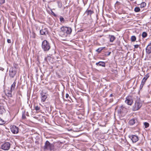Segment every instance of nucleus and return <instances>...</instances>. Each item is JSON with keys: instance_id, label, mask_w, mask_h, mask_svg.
Wrapping results in <instances>:
<instances>
[{"instance_id": "c85d7f7f", "label": "nucleus", "mask_w": 151, "mask_h": 151, "mask_svg": "<svg viewBox=\"0 0 151 151\" xmlns=\"http://www.w3.org/2000/svg\"><path fill=\"white\" fill-rule=\"evenodd\" d=\"M18 65L16 64H13V67L14 68H15V70H16V69L18 68Z\"/></svg>"}, {"instance_id": "dca6fc26", "label": "nucleus", "mask_w": 151, "mask_h": 151, "mask_svg": "<svg viewBox=\"0 0 151 151\" xmlns=\"http://www.w3.org/2000/svg\"><path fill=\"white\" fill-rule=\"evenodd\" d=\"M96 65L98 66H105V63L104 62L100 61L96 63Z\"/></svg>"}, {"instance_id": "f03ea898", "label": "nucleus", "mask_w": 151, "mask_h": 151, "mask_svg": "<svg viewBox=\"0 0 151 151\" xmlns=\"http://www.w3.org/2000/svg\"><path fill=\"white\" fill-rule=\"evenodd\" d=\"M54 148V145L51 144L48 141H46L45 144L44 149L45 150H48L50 151L53 150Z\"/></svg>"}, {"instance_id": "58836bf2", "label": "nucleus", "mask_w": 151, "mask_h": 151, "mask_svg": "<svg viewBox=\"0 0 151 151\" xmlns=\"http://www.w3.org/2000/svg\"><path fill=\"white\" fill-rule=\"evenodd\" d=\"M143 85L141 84L140 86V88H142V87H143Z\"/></svg>"}, {"instance_id": "423d86ee", "label": "nucleus", "mask_w": 151, "mask_h": 151, "mask_svg": "<svg viewBox=\"0 0 151 151\" xmlns=\"http://www.w3.org/2000/svg\"><path fill=\"white\" fill-rule=\"evenodd\" d=\"M133 102V98L131 96H128L126 98L125 102L129 105H131Z\"/></svg>"}, {"instance_id": "c756f323", "label": "nucleus", "mask_w": 151, "mask_h": 151, "mask_svg": "<svg viewBox=\"0 0 151 151\" xmlns=\"http://www.w3.org/2000/svg\"><path fill=\"white\" fill-rule=\"evenodd\" d=\"M35 109L36 111H38L40 110V107L38 106H35Z\"/></svg>"}, {"instance_id": "f8f14e48", "label": "nucleus", "mask_w": 151, "mask_h": 151, "mask_svg": "<svg viewBox=\"0 0 151 151\" xmlns=\"http://www.w3.org/2000/svg\"><path fill=\"white\" fill-rule=\"evenodd\" d=\"M129 137L133 142H136L139 140L138 137L135 135H131Z\"/></svg>"}, {"instance_id": "393cba45", "label": "nucleus", "mask_w": 151, "mask_h": 151, "mask_svg": "<svg viewBox=\"0 0 151 151\" xmlns=\"http://www.w3.org/2000/svg\"><path fill=\"white\" fill-rule=\"evenodd\" d=\"M142 36L143 38L146 37L147 36V34L145 32H143L142 34Z\"/></svg>"}, {"instance_id": "1a4fd4ad", "label": "nucleus", "mask_w": 151, "mask_h": 151, "mask_svg": "<svg viewBox=\"0 0 151 151\" xmlns=\"http://www.w3.org/2000/svg\"><path fill=\"white\" fill-rule=\"evenodd\" d=\"M118 111L119 113H125L127 112V110L125 106L122 105L119 107V109H118Z\"/></svg>"}, {"instance_id": "6ab92c4d", "label": "nucleus", "mask_w": 151, "mask_h": 151, "mask_svg": "<svg viewBox=\"0 0 151 151\" xmlns=\"http://www.w3.org/2000/svg\"><path fill=\"white\" fill-rule=\"evenodd\" d=\"M110 42H113L115 39V37L113 35H109Z\"/></svg>"}, {"instance_id": "2eb2a0df", "label": "nucleus", "mask_w": 151, "mask_h": 151, "mask_svg": "<svg viewBox=\"0 0 151 151\" xmlns=\"http://www.w3.org/2000/svg\"><path fill=\"white\" fill-rule=\"evenodd\" d=\"M137 122V120L136 119L133 118L130 120L129 122V124L130 125H132L135 124Z\"/></svg>"}, {"instance_id": "6e6552de", "label": "nucleus", "mask_w": 151, "mask_h": 151, "mask_svg": "<svg viewBox=\"0 0 151 151\" xmlns=\"http://www.w3.org/2000/svg\"><path fill=\"white\" fill-rule=\"evenodd\" d=\"M10 129L14 134H17L19 132V128L14 125L11 126L10 127Z\"/></svg>"}, {"instance_id": "72a5a7b5", "label": "nucleus", "mask_w": 151, "mask_h": 151, "mask_svg": "<svg viewBox=\"0 0 151 151\" xmlns=\"http://www.w3.org/2000/svg\"><path fill=\"white\" fill-rule=\"evenodd\" d=\"M26 118V116H25V115L24 114H23L22 115V118L23 119H25Z\"/></svg>"}, {"instance_id": "f3484780", "label": "nucleus", "mask_w": 151, "mask_h": 151, "mask_svg": "<svg viewBox=\"0 0 151 151\" xmlns=\"http://www.w3.org/2000/svg\"><path fill=\"white\" fill-rule=\"evenodd\" d=\"M94 13L93 11H92L91 10H87L85 12V13L87 15H89L90 16L91 15L93 14Z\"/></svg>"}, {"instance_id": "20e7f679", "label": "nucleus", "mask_w": 151, "mask_h": 151, "mask_svg": "<svg viewBox=\"0 0 151 151\" xmlns=\"http://www.w3.org/2000/svg\"><path fill=\"white\" fill-rule=\"evenodd\" d=\"M60 32L63 33L64 35L65 34H70L72 32V30L70 27H62L60 28Z\"/></svg>"}, {"instance_id": "412c9836", "label": "nucleus", "mask_w": 151, "mask_h": 151, "mask_svg": "<svg viewBox=\"0 0 151 151\" xmlns=\"http://www.w3.org/2000/svg\"><path fill=\"white\" fill-rule=\"evenodd\" d=\"M139 5L141 8H144L146 6V4L145 2H142Z\"/></svg>"}, {"instance_id": "bb28decb", "label": "nucleus", "mask_w": 151, "mask_h": 151, "mask_svg": "<svg viewBox=\"0 0 151 151\" xmlns=\"http://www.w3.org/2000/svg\"><path fill=\"white\" fill-rule=\"evenodd\" d=\"M104 48L103 47H100L98 49L96 50V51L99 53Z\"/></svg>"}, {"instance_id": "a19ab883", "label": "nucleus", "mask_w": 151, "mask_h": 151, "mask_svg": "<svg viewBox=\"0 0 151 151\" xmlns=\"http://www.w3.org/2000/svg\"><path fill=\"white\" fill-rule=\"evenodd\" d=\"M26 115L27 116H29V114H28V112H27V114H26Z\"/></svg>"}, {"instance_id": "7c9ffc66", "label": "nucleus", "mask_w": 151, "mask_h": 151, "mask_svg": "<svg viewBox=\"0 0 151 151\" xmlns=\"http://www.w3.org/2000/svg\"><path fill=\"white\" fill-rule=\"evenodd\" d=\"M60 19L61 22H64L65 21V19L62 17H61L60 18Z\"/></svg>"}, {"instance_id": "9d476101", "label": "nucleus", "mask_w": 151, "mask_h": 151, "mask_svg": "<svg viewBox=\"0 0 151 151\" xmlns=\"http://www.w3.org/2000/svg\"><path fill=\"white\" fill-rule=\"evenodd\" d=\"M40 35L47 36L48 34V30L47 28H44L41 29L40 31Z\"/></svg>"}, {"instance_id": "0eeeda50", "label": "nucleus", "mask_w": 151, "mask_h": 151, "mask_svg": "<svg viewBox=\"0 0 151 151\" xmlns=\"http://www.w3.org/2000/svg\"><path fill=\"white\" fill-rule=\"evenodd\" d=\"M10 147V144L8 142L4 143L1 145V148L4 150H8Z\"/></svg>"}, {"instance_id": "79ce46f5", "label": "nucleus", "mask_w": 151, "mask_h": 151, "mask_svg": "<svg viewBox=\"0 0 151 151\" xmlns=\"http://www.w3.org/2000/svg\"><path fill=\"white\" fill-rule=\"evenodd\" d=\"M0 69L1 70H2V71H3L4 70V69L3 68H1V69Z\"/></svg>"}, {"instance_id": "473e14b6", "label": "nucleus", "mask_w": 151, "mask_h": 151, "mask_svg": "<svg viewBox=\"0 0 151 151\" xmlns=\"http://www.w3.org/2000/svg\"><path fill=\"white\" fill-rule=\"evenodd\" d=\"M139 45H134V47L135 48H138L139 47Z\"/></svg>"}, {"instance_id": "4468645a", "label": "nucleus", "mask_w": 151, "mask_h": 151, "mask_svg": "<svg viewBox=\"0 0 151 151\" xmlns=\"http://www.w3.org/2000/svg\"><path fill=\"white\" fill-rule=\"evenodd\" d=\"M15 84L16 83L15 82H14L13 84L11 86V91H9V92L8 93V94L11 95V97L12 96L11 92L12 91H13L14 90L15 86Z\"/></svg>"}, {"instance_id": "39448f33", "label": "nucleus", "mask_w": 151, "mask_h": 151, "mask_svg": "<svg viewBox=\"0 0 151 151\" xmlns=\"http://www.w3.org/2000/svg\"><path fill=\"white\" fill-rule=\"evenodd\" d=\"M17 73L16 70H15V68H14L13 67H11L9 71V75L11 78H13Z\"/></svg>"}, {"instance_id": "cd10ccee", "label": "nucleus", "mask_w": 151, "mask_h": 151, "mask_svg": "<svg viewBox=\"0 0 151 151\" xmlns=\"http://www.w3.org/2000/svg\"><path fill=\"white\" fill-rule=\"evenodd\" d=\"M144 125L145 126V128H147L149 126V124L147 122H145L144 123Z\"/></svg>"}, {"instance_id": "9b49d317", "label": "nucleus", "mask_w": 151, "mask_h": 151, "mask_svg": "<svg viewBox=\"0 0 151 151\" xmlns=\"http://www.w3.org/2000/svg\"><path fill=\"white\" fill-rule=\"evenodd\" d=\"M41 96V100L43 101H45L47 98V94L46 93L42 91L40 93Z\"/></svg>"}, {"instance_id": "f257e3e1", "label": "nucleus", "mask_w": 151, "mask_h": 151, "mask_svg": "<svg viewBox=\"0 0 151 151\" xmlns=\"http://www.w3.org/2000/svg\"><path fill=\"white\" fill-rule=\"evenodd\" d=\"M42 47L44 51H47L50 49V46L47 40H44L42 42Z\"/></svg>"}, {"instance_id": "2f4dec72", "label": "nucleus", "mask_w": 151, "mask_h": 151, "mask_svg": "<svg viewBox=\"0 0 151 151\" xmlns=\"http://www.w3.org/2000/svg\"><path fill=\"white\" fill-rule=\"evenodd\" d=\"M5 0H0V3L1 4H3L5 3Z\"/></svg>"}, {"instance_id": "37998d69", "label": "nucleus", "mask_w": 151, "mask_h": 151, "mask_svg": "<svg viewBox=\"0 0 151 151\" xmlns=\"http://www.w3.org/2000/svg\"><path fill=\"white\" fill-rule=\"evenodd\" d=\"M112 96V94H111L110 95V96Z\"/></svg>"}, {"instance_id": "c9c22d12", "label": "nucleus", "mask_w": 151, "mask_h": 151, "mask_svg": "<svg viewBox=\"0 0 151 151\" xmlns=\"http://www.w3.org/2000/svg\"><path fill=\"white\" fill-rule=\"evenodd\" d=\"M146 82L145 81L144 82L142 80V81L141 84L142 85H144V84H145Z\"/></svg>"}, {"instance_id": "f704fd0d", "label": "nucleus", "mask_w": 151, "mask_h": 151, "mask_svg": "<svg viewBox=\"0 0 151 151\" xmlns=\"http://www.w3.org/2000/svg\"><path fill=\"white\" fill-rule=\"evenodd\" d=\"M87 1L88 0H83V4H86V3Z\"/></svg>"}, {"instance_id": "ddd939ff", "label": "nucleus", "mask_w": 151, "mask_h": 151, "mask_svg": "<svg viewBox=\"0 0 151 151\" xmlns=\"http://www.w3.org/2000/svg\"><path fill=\"white\" fill-rule=\"evenodd\" d=\"M146 52L149 54L151 53V43H150L147 46L146 49Z\"/></svg>"}, {"instance_id": "aec40b11", "label": "nucleus", "mask_w": 151, "mask_h": 151, "mask_svg": "<svg viewBox=\"0 0 151 151\" xmlns=\"http://www.w3.org/2000/svg\"><path fill=\"white\" fill-rule=\"evenodd\" d=\"M143 0H135L134 3L137 5H139Z\"/></svg>"}, {"instance_id": "e433bc0d", "label": "nucleus", "mask_w": 151, "mask_h": 151, "mask_svg": "<svg viewBox=\"0 0 151 151\" xmlns=\"http://www.w3.org/2000/svg\"><path fill=\"white\" fill-rule=\"evenodd\" d=\"M69 97V95L68 94H67V93H66V95H65V97L66 98H68Z\"/></svg>"}, {"instance_id": "c03bdc74", "label": "nucleus", "mask_w": 151, "mask_h": 151, "mask_svg": "<svg viewBox=\"0 0 151 151\" xmlns=\"http://www.w3.org/2000/svg\"><path fill=\"white\" fill-rule=\"evenodd\" d=\"M130 0V1H133V0Z\"/></svg>"}, {"instance_id": "a878e982", "label": "nucleus", "mask_w": 151, "mask_h": 151, "mask_svg": "<svg viewBox=\"0 0 151 151\" xmlns=\"http://www.w3.org/2000/svg\"><path fill=\"white\" fill-rule=\"evenodd\" d=\"M5 123V122L0 118V125H3Z\"/></svg>"}, {"instance_id": "a18cd8bd", "label": "nucleus", "mask_w": 151, "mask_h": 151, "mask_svg": "<svg viewBox=\"0 0 151 151\" xmlns=\"http://www.w3.org/2000/svg\"><path fill=\"white\" fill-rule=\"evenodd\" d=\"M118 3V1H117L116 3Z\"/></svg>"}, {"instance_id": "7ed1b4c3", "label": "nucleus", "mask_w": 151, "mask_h": 151, "mask_svg": "<svg viewBox=\"0 0 151 151\" xmlns=\"http://www.w3.org/2000/svg\"><path fill=\"white\" fill-rule=\"evenodd\" d=\"M142 104L139 100H137L132 107V110L136 111L139 109L142 106Z\"/></svg>"}, {"instance_id": "4c0bfd02", "label": "nucleus", "mask_w": 151, "mask_h": 151, "mask_svg": "<svg viewBox=\"0 0 151 151\" xmlns=\"http://www.w3.org/2000/svg\"><path fill=\"white\" fill-rule=\"evenodd\" d=\"M7 42L8 43H10L11 42V40L10 39H8L7 40Z\"/></svg>"}, {"instance_id": "b1692460", "label": "nucleus", "mask_w": 151, "mask_h": 151, "mask_svg": "<svg viewBox=\"0 0 151 151\" xmlns=\"http://www.w3.org/2000/svg\"><path fill=\"white\" fill-rule=\"evenodd\" d=\"M140 10V9L138 7H136L134 9V11L135 12H139Z\"/></svg>"}, {"instance_id": "ea45409f", "label": "nucleus", "mask_w": 151, "mask_h": 151, "mask_svg": "<svg viewBox=\"0 0 151 151\" xmlns=\"http://www.w3.org/2000/svg\"><path fill=\"white\" fill-rule=\"evenodd\" d=\"M111 52H109L108 53V54L107 55H110V54H111Z\"/></svg>"}, {"instance_id": "a211bd4d", "label": "nucleus", "mask_w": 151, "mask_h": 151, "mask_svg": "<svg viewBox=\"0 0 151 151\" xmlns=\"http://www.w3.org/2000/svg\"><path fill=\"white\" fill-rule=\"evenodd\" d=\"M5 110L3 106L0 107V114H2L5 112Z\"/></svg>"}, {"instance_id": "5701e85b", "label": "nucleus", "mask_w": 151, "mask_h": 151, "mask_svg": "<svg viewBox=\"0 0 151 151\" xmlns=\"http://www.w3.org/2000/svg\"><path fill=\"white\" fill-rule=\"evenodd\" d=\"M136 37L135 36H132L131 37V41L134 42L136 40Z\"/></svg>"}, {"instance_id": "4be33fe9", "label": "nucleus", "mask_w": 151, "mask_h": 151, "mask_svg": "<svg viewBox=\"0 0 151 151\" xmlns=\"http://www.w3.org/2000/svg\"><path fill=\"white\" fill-rule=\"evenodd\" d=\"M149 76L148 74H146L145 76L143 78L142 80L144 82L146 81V80L149 77Z\"/></svg>"}]
</instances>
